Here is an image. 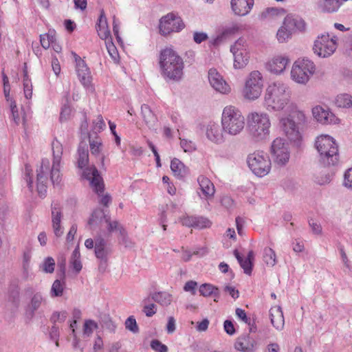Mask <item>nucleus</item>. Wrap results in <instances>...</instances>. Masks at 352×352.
<instances>
[{"mask_svg": "<svg viewBox=\"0 0 352 352\" xmlns=\"http://www.w3.org/2000/svg\"><path fill=\"white\" fill-rule=\"evenodd\" d=\"M52 148L53 155L52 166H50L48 159H43L40 168L37 170V191L41 197L46 195L49 175L53 185H58L61 181L60 167L63 152V145L58 140H54L52 143Z\"/></svg>", "mask_w": 352, "mask_h": 352, "instance_id": "obj_1", "label": "nucleus"}, {"mask_svg": "<svg viewBox=\"0 0 352 352\" xmlns=\"http://www.w3.org/2000/svg\"><path fill=\"white\" fill-rule=\"evenodd\" d=\"M160 66L162 76L169 80L178 81L183 76V59L171 48H166L161 51Z\"/></svg>", "mask_w": 352, "mask_h": 352, "instance_id": "obj_2", "label": "nucleus"}, {"mask_svg": "<svg viewBox=\"0 0 352 352\" xmlns=\"http://www.w3.org/2000/svg\"><path fill=\"white\" fill-rule=\"evenodd\" d=\"M289 91L287 86L280 82H276L266 89L264 105L268 111H280L289 100Z\"/></svg>", "mask_w": 352, "mask_h": 352, "instance_id": "obj_3", "label": "nucleus"}, {"mask_svg": "<svg viewBox=\"0 0 352 352\" xmlns=\"http://www.w3.org/2000/svg\"><path fill=\"white\" fill-rule=\"evenodd\" d=\"M270 127L271 121L267 113L254 111L248 116V129L254 141L266 140L270 135Z\"/></svg>", "mask_w": 352, "mask_h": 352, "instance_id": "obj_4", "label": "nucleus"}, {"mask_svg": "<svg viewBox=\"0 0 352 352\" xmlns=\"http://www.w3.org/2000/svg\"><path fill=\"white\" fill-rule=\"evenodd\" d=\"M221 125L225 134L235 136L245 127V118L241 112L232 105L224 107L221 116Z\"/></svg>", "mask_w": 352, "mask_h": 352, "instance_id": "obj_5", "label": "nucleus"}, {"mask_svg": "<svg viewBox=\"0 0 352 352\" xmlns=\"http://www.w3.org/2000/svg\"><path fill=\"white\" fill-rule=\"evenodd\" d=\"M315 146L322 164L325 166L337 164L339 160L338 147L332 137L327 135L318 137Z\"/></svg>", "mask_w": 352, "mask_h": 352, "instance_id": "obj_6", "label": "nucleus"}, {"mask_svg": "<svg viewBox=\"0 0 352 352\" xmlns=\"http://www.w3.org/2000/svg\"><path fill=\"white\" fill-rule=\"evenodd\" d=\"M305 122V113L298 109L293 110L287 117L280 120L283 131L288 139L293 142H297L300 139L299 128Z\"/></svg>", "mask_w": 352, "mask_h": 352, "instance_id": "obj_7", "label": "nucleus"}, {"mask_svg": "<svg viewBox=\"0 0 352 352\" xmlns=\"http://www.w3.org/2000/svg\"><path fill=\"white\" fill-rule=\"evenodd\" d=\"M315 70L314 62L307 58L298 59L293 65L291 76L296 82L305 85L314 74Z\"/></svg>", "mask_w": 352, "mask_h": 352, "instance_id": "obj_8", "label": "nucleus"}, {"mask_svg": "<svg viewBox=\"0 0 352 352\" xmlns=\"http://www.w3.org/2000/svg\"><path fill=\"white\" fill-rule=\"evenodd\" d=\"M247 163L252 173L258 177L266 175L271 168V161L267 155L263 152H254L250 154Z\"/></svg>", "mask_w": 352, "mask_h": 352, "instance_id": "obj_9", "label": "nucleus"}, {"mask_svg": "<svg viewBox=\"0 0 352 352\" xmlns=\"http://www.w3.org/2000/svg\"><path fill=\"white\" fill-rule=\"evenodd\" d=\"M263 78L258 71L252 72L248 77L243 89V96L246 99L254 100L262 92Z\"/></svg>", "mask_w": 352, "mask_h": 352, "instance_id": "obj_10", "label": "nucleus"}, {"mask_svg": "<svg viewBox=\"0 0 352 352\" xmlns=\"http://www.w3.org/2000/svg\"><path fill=\"white\" fill-rule=\"evenodd\" d=\"M337 41L336 36L330 37L329 34H322L315 41L313 50L320 57H329L336 51Z\"/></svg>", "mask_w": 352, "mask_h": 352, "instance_id": "obj_11", "label": "nucleus"}, {"mask_svg": "<svg viewBox=\"0 0 352 352\" xmlns=\"http://www.w3.org/2000/svg\"><path fill=\"white\" fill-rule=\"evenodd\" d=\"M245 43L243 38H239L231 46L230 51L234 56V67L235 69H242L248 63L250 57Z\"/></svg>", "mask_w": 352, "mask_h": 352, "instance_id": "obj_12", "label": "nucleus"}, {"mask_svg": "<svg viewBox=\"0 0 352 352\" xmlns=\"http://www.w3.org/2000/svg\"><path fill=\"white\" fill-rule=\"evenodd\" d=\"M184 28V23L180 17L173 13L163 16L160 21V32L163 35H167L173 32H179Z\"/></svg>", "mask_w": 352, "mask_h": 352, "instance_id": "obj_13", "label": "nucleus"}, {"mask_svg": "<svg viewBox=\"0 0 352 352\" xmlns=\"http://www.w3.org/2000/svg\"><path fill=\"white\" fill-rule=\"evenodd\" d=\"M271 152L274 162L278 165L284 166L288 162L289 153L283 139L277 138L272 142Z\"/></svg>", "mask_w": 352, "mask_h": 352, "instance_id": "obj_14", "label": "nucleus"}, {"mask_svg": "<svg viewBox=\"0 0 352 352\" xmlns=\"http://www.w3.org/2000/svg\"><path fill=\"white\" fill-rule=\"evenodd\" d=\"M82 175L85 179L90 182V185L98 195L104 192V186L102 179L94 166L85 168Z\"/></svg>", "mask_w": 352, "mask_h": 352, "instance_id": "obj_15", "label": "nucleus"}, {"mask_svg": "<svg viewBox=\"0 0 352 352\" xmlns=\"http://www.w3.org/2000/svg\"><path fill=\"white\" fill-rule=\"evenodd\" d=\"M208 80L210 85L214 90L222 94H228L231 92V87L223 79V76L215 69H210L208 72Z\"/></svg>", "mask_w": 352, "mask_h": 352, "instance_id": "obj_16", "label": "nucleus"}, {"mask_svg": "<svg viewBox=\"0 0 352 352\" xmlns=\"http://www.w3.org/2000/svg\"><path fill=\"white\" fill-rule=\"evenodd\" d=\"M51 210L53 232L54 235L59 238L63 234V228L60 224L63 213L60 204L57 202H52Z\"/></svg>", "mask_w": 352, "mask_h": 352, "instance_id": "obj_17", "label": "nucleus"}, {"mask_svg": "<svg viewBox=\"0 0 352 352\" xmlns=\"http://www.w3.org/2000/svg\"><path fill=\"white\" fill-rule=\"evenodd\" d=\"M234 346L236 350L241 352H254L256 349V342L249 334H242L236 338Z\"/></svg>", "mask_w": 352, "mask_h": 352, "instance_id": "obj_18", "label": "nucleus"}, {"mask_svg": "<svg viewBox=\"0 0 352 352\" xmlns=\"http://www.w3.org/2000/svg\"><path fill=\"white\" fill-rule=\"evenodd\" d=\"M312 113L316 120L322 124H336L338 121V118L332 112L320 106L314 107Z\"/></svg>", "mask_w": 352, "mask_h": 352, "instance_id": "obj_19", "label": "nucleus"}, {"mask_svg": "<svg viewBox=\"0 0 352 352\" xmlns=\"http://www.w3.org/2000/svg\"><path fill=\"white\" fill-rule=\"evenodd\" d=\"M224 131L222 126L215 122H210L206 128V137L215 144H221L225 141Z\"/></svg>", "mask_w": 352, "mask_h": 352, "instance_id": "obj_20", "label": "nucleus"}, {"mask_svg": "<svg viewBox=\"0 0 352 352\" xmlns=\"http://www.w3.org/2000/svg\"><path fill=\"white\" fill-rule=\"evenodd\" d=\"M254 0H231V9L234 14L243 16L248 14L252 9Z\"/></svg>", "mask_w": 352, "mask_h": 352, "instance_id": "obj_21", "label": "nucleus"}, {"mask_svg": "<svg viewBox=\"0 0 352 352\" xmlns=\"http://www.w3.org/2000/svg\"><path fill=\"white\" fill-rule=\"evenodd\" d=\"M95 256L100 261H108V257L111 254V250L107 245L106 241L101 236L95 239Z\"/></svg>", "mask_w": 352, "mask_h": 352, "instance_id": "obj_22", "label": "nucleus"}, {"mask_svg": "<svg viewBox=\"0 0 352 352\" xmlns=\"http://www.w3.org/2000/svg\"><path fill=\"white\" fill-rule=\"evenodd\" d=\"M141 113L143 120L148 127L151 129H155L157 125L158 120L148 104H144L141 106Z\"/></svg>", "mask_w": 352, "mask_h": 352, "instance_id": "obj_23", "label": "nucleus"}, {"mask_svg": "<svg viewBox=\"0 0 352 352\" xmlns=\"http://www.w3.org/2000/svg\"><path fill=\"white\" fill-rule=\"evenodd\" d=\"M96 30L101 39L107 41L109 38H112L110 30L108 28L107 20L103 10L101 11L98 23H96Z\"/></svg>", "mask_w": 352, "mask_h": 352, "instance_id": "obj_24", "label": "nucleus"}, {"mask_svg": "<svg viewBox=\"0 0 352 352\" xmlns=\"http://www.w3.org/2000/svg\"><path fill=\"white\" fill-rule=\"evenodd\" d=\"M197 182L199 188L206 199L211 198L215 192L213 183L206 177L201 175L198 177Z\"/></svg>", "mask_w": 352, "mask_h": 352, "instance_id": "obj_25", "label": "nucleus"}, {"mask_svg": "<svg viewBox=\"0 0 352 352\" xmlns=\"http://www.w3.org/2000/svg\"><path fill=\"white\" fill-rule=\"evenodd\" d=\"M288 63L289 59L285 56L275 57L269 62L268 69L274 74H280L285 69Z\"/></svg>", "mask_w": 352, "mask_h": 352, "instance_id": "obj_26", "label": "nucleus"}, {"mask_svg": "<svg viewBox=\"0 0 352 352\" xmlns=\"http://www.w3.org/2000/svg\"><path fill=\"white\" fill-rule=\"evenodd\" d=\"M271 323L277 329L281 330L284 326V317L280 307H275L270 310Z\"/></svg>", "mask_w": 352, "mask_h": 352, "instance_id": "obj_27", "label": "nucleus"}, {"mask_svg": "<svg viewBox=\"0 0 352 352\" xmlns=\"http://www.w3.org/2000/svg\"><path fill=\"white\" fill-rule=\"evenodd\" d=\"M348 0H320L318 8L324 12L331 13L336 12L341 5Z\"/></svg>", "mask_w": 352, "mask_h": 352, "instance_id": "obj_28", "label": "nucleus"}, {"mask_svg": "<svg viewBox=\"0 0 352 352\" xmlns=\"http://www.w3.org/2000/svg\"><path fill=\"white\" fill-rule=\"evenodd\" d=\"M76 72L81 83L85 86H89L91 82L90 72L85 61H80L76 67Z\"/></svg>", "mask_w": 352, "mask_h": 352, "instance_id": "obj_29", "label": "nucleus"}, {"mask_svg": "<svg viewBox=\"0 0 352 352\" xmlns=\"http://www.w3.org/2000/svg\"><path fill=\"white\" fill-rule=\"evenodd\" d=\"M78 167L82 168L89 162L88 146L85 142H80L78 148Z\"/></svg>", "mask_w": 352, "mask_h": 352, "instance_id": "obj_30", "label": "nucleus"}, {"mask_svg": "<svg viewBox=\"0 0 352 352\" xmlns=\"http://www.w3.org/2000/svg\"><path fill=\"white\" fill-rule=\"evenodd\" d=\"M199 291L200 294L204 297L214 296L215 302H217L220 297L219 288L210 283L201 285Z\"/></svg>", "mask_w": 352, "mask_h": 352, "instance_id": "obj_31", "label": "nucleus"}, {"mask_svg": "<svg viewBox=\"0 0 352 352\" xmlns=\"http://www.w3.org/2000/svg\"><path fill=\"white\" fill-rule=\"evenodd\" d=\"M109 216L105 214L102 209H96L92 212L88 221V224L91 226V229H94L95 226L101 223L102 221L106 222V219Z\"/></svg>", "mask_w": 352, "mask_h": 352, "instance_id": "obj_32", "label": "nucleus"}, {"mask_svg": "<svg viewBox=\"0 0 352 352\" xmlns=\"http://www.w3.org/2000/svg\"><path fill=\"white\" fill-rule=\"evenodd\" d=\"M45 302L46 299L43 297L42 293L40 292H35L32 296L28 305L32 314H34Z\"/></svg>", "mask_w": 352, "mask_h": 352, "instance_id": "obj_33", "label": "nucleus"}, {"mask_svg": "<svg viewBox=\"0 0 352 352\" xmlns=\"http://www.w3.org/2000/svg\"><path fill=\"white\" fill-rule=\"evenodd\" d=\"M70 267L73 268L76 274H78L82 267V265L80 261V253L79 248H76L71 256L69 261Z\"/></svg>", "mask_w": 352, "mask_h": 352, "instance_id": "obj_34", "label": "nucleus"}, {"mask_svg": "<svg viewBox=\"0 0 352 352\" xmlns=\"http://www.w3.org/2000/svg\"><path fill=\"white\" fill-rule=\"evenodd\" d=\"M170 169L175 176L182 178L186 174L184 164L178 159L174 158L170 163Z\"/></svg>", "mask_w": 352, "mask_h": 352, "instance_id": "obj_35", "label": "nucleus"}, {"mask_svg": "<svg viewBox=\"0 0 352 352\" xmlns=\"http://www.w3.org/2000/svg\"><path fill=\"white\" fill-rule=\"evenodd\" d=\"M9 298L15 305L20 302V287L19 280L12 281L9 287Z\"/></svg>", "mask_w": 352, "mask_h": 352, "instance_id": "obj_36", "label": "nucleus"}, {"mask_svg": "<svg viewBox=\"0 0 352 352\" xmlns=\"http://www.w3.org/2000/svg\"><path fill=\"white\" fill-rule=\"evenodd\" d=\"M152 299L162 306H168L172 301V296L165 292L154 293Z\"/></svg>", "mask_w": 352, "mask_h": 352, "instance_id": "obj_37", "label": "nucleus"}, {"mask_svg": "<svg viewBox=\"0 0 352 352\" xmlns=\"http://www.w3.org/2000/svg\"><path fill=\"white\" fill-rule=\"evenodd\" d=\"M285 25L289 26L294 30L295 28L298 30H303L305 28V23L301 19H294L291 16H287L285 19Z\"/></svg>", "mask_w": 352, "mask_h": 352, "instance_id": "obj_38", "label": "nucleus"}, {"mask_svg": "<svg viewBox=\"0 0 352 352\" xmlns=\"http://www.w3.org/2000/svg\"><path fill=\"white\" fill-rule=\"evenodd\" d=\"M336 104L339 107L349 108L352 107V96L347 94H340L336 97Z\"/></svg>", "mask_w": 352, "mask_h": 352, "instance_id": "obj_39", "label": "nucleus"}, {"mask_svg": "<svg viewBox=\"0 0 352 352\" xmlns=\"http://www.w3.org/2000/svg\"><path fill=\"white\" fill-rule=\"evenodd\" d=\"M264 262L271 267L276 263V256L275 252L270 248H266L263 252Z\"/></svg>", "mask_w": 352, "mask_h": 352, "instance_id": "obj_40", "label": "nucleus"}, {"mask_svg": "<svg viewBox=\"0 0 352 352\" xmlns=\"http://www.w3.org/2000/svg\"><path fill=\"white\" fill-rule=\"evenodd\" d=\"M292 32V29H290L289 26H286L284 21L283 25L279 28L276 34L278 41L280 43L285 42L290 37Z\"/></svg>", "mask_w": 352, "mask_h": 352, "instance_id": "obj_41", "label": "nucleus"}, {"mask_svg": "<svg viewBox=\"0 0 352 352\" xmlns=\"http://www.w3.org/2000/svg\"><path fill=\"white\" fill-rule=\"evenodd\" d=\"M106 223H107V230L109 233L115 231H119L120 234L124 236L126 233L125 230L117 221H111L110 217L106 219Z\"/></svg>", "mask_w": 352, "mask_h": 352, "instance_id": "obj_42", "label": "nucleus"}, {"mask_svg": "<svg viewBox=\"0 0 352 352\" xmlns=\"http://www.w3.org/2000/svg\"><path fill=\"white\" fill-rule=\"evenodd\" d=\"M45 273L52 274L54 271L55 268V261L51 256L45 258L40 267Z\"/></svg>", "mask_w": 352, "mask_h": 352, "instance_id": "obj_43", "label": "nucleus"}, {"mask_svg": "<svg viewBox=\"0 0 352 352\" xmlns=\"http://www.w3.org/2000/svg\"><path fill=\"white\" fill-rule=\"evenodd\" d=\"M100 324L102 328L109 330L110 332H114L116 330V326L108 314H104L101 316Z\"/></svg>", "mask_w": 352, "mask_h": 352, "instance_id": "obj_44", "label": "nucleus"}, {"mask_svg": "<svg viewBox=\"0 0 352 352\" xmlns=\"http://www.w3.org/2000/svg\"><path fill=\"white\" fill-rule=\"evenodd\" d=\"M98 328V324L93 320H86L83 325V333L87 336L91 335L94 329Z\"/></svg>", "mask_w": 352, "mask_h": 352, "instance_id": "obj_45", "label": "nucleus"}, {"mask_svg": "<svg viewBox=\"0 0 352 352\" xmlns=\"http://www.w3.org/2000/svg\"><path fill=\"white\" fill-rule=\"evenodd\" d=\"M64 286L59 280H56L52 284L51 288V296H61L63 293Z\"/></svg>", "mask_w": 352, "mask_h": 352, "instance_id": "obj_46", "label": "nucleus"}, {"mask_svg": "<svg viewBox=\"0 0 352 352\" xmlns=\"http://www.w3.org/2000/svg\"><path fill=\"white\" fill-rule=\"evenodd\" d=\"M212 225L211 221L204 217H195V228L204 229L210 228Z\"/></svg>", "mask_w": 352, "mask_h": 352, "instance_id": "obj_47", "label": "nucleus"}, {"mask_svg": "<svg viewBox=\"0 0 352 352\" xmlns=\"http://www.w3.org/2000/svg\"><path fill=\"white\" fill-rule=\"evenodd\" d=\"M147 301H149L148 299H145L143 307V312L146 314L147 317L153 316L157 311V306L154 303H147Z\"/></svg>", "mask_w": 352, "mask_h": 352, "instance_id": "obj_48", "label": "nucleus"}, {"mask_svg": "<svg viewBox=\"0 0 352 352\" xmlns=\"http://www.w3.org/2000/svg\"><path fill=\"white\" fill-rule=\"evenodd\" d=\"M89 139H90V137H89ZM89 142L91 154L96 156L98 155L102 146V142L100 140L97 138L94 140H89Z\"/></svg>", "mask_w": 352, "mask_h": 352, "instance_id": "obj_49", "label": "nucleus"}, {"mask_svg": "<svg viewBox=\"0 0 352 352\" xmlns=\"http://www.w3.org/2000/svg\"><path fill=\"white\" fill-rule=\"evenodd\" d=\"M125 327L126 329L133 332V333H137L139 332V328L136 322V320L134 316H129L125 321Z\"/></svg>", "mask_w": 352, "mask_h": 352, "instance_id": "obj_50", "label": "nucleus"}, {"mask_svg": "<svg viewBox=\"0 0 352 352\" xmlns=\"http://www.w3.org/2000/svg\"><path fill=\"white\" fill-rule=\"evenodd\" d=\"M72 113V109L71 107L68 104H65L61 108V111L60 114V122L68 120L71 118Z\"/></svg>", "mask_w": 352, "mask_h": 352, "instance_id": "obj_51", "label": "nucleus"}, {"mask_svg": "<svg viewBox=\"0 0 352 352\" xmlns=\"http://www.w3.org/2000/svg\"><path fill=\"white\" fill-rule=\"evenodd\" d=\"M105 44L110 56L114 60H116L118 57V53L115 45L112 42V38H109L105 41Z\"/></svg>", "mask_w": 352, "mask_h": 352, "instance_id": "obj_52", "label": "nucleus"}, {"mask_svg": "<svg viewBox=\"0 0 352 352\" xmlns=\"http://www.w3.org/2000/svg\"><path fill=\"white\" fill-rule=\"evenodd\" d=\"M67 317V312L66 311H63L60 312L54 311L51 318L50 321L55 324L56 322H64Z\"/></svg>", "mask_w": 352, "mask_h": 352, "instance_id": "obj_53", "label": "nucleus"}, {"mask_svg": "<svg viewBox=\"0 0 352 352\" xmlns=\"http://www.w3.org/2000/svg\"><path fill=\"white\" fill-rule=\"evenodd\" d=\"M10 111L12 113V116L14 122L16 124H19L20 123V116L18 112V108L16 107V102L14 100H11L10 103Z\"/></svg>", "mask_w": 352, "mask_h": 352, "instance_id": "obj_54", "label": "nucleus"}, {"mask_svg": "<svg viewBox=\"0 0 352 352\" xmlns=\"http://www.w3.org/2000/svg\"><path fill=\"white\" fill-rule=\"evenodd\" d=\"M151 347L156 352H168V347L158 340H152Z\"/></svg>", "mask_w": 352, "mask_h": 352, "instance_id": "obj_55", "label": "nucleus"}, {"mask_svg": "<svg viewBox=\"0 0 352 352\" xmlns=\"http://www.w3.org/2000/svg\"><path fill=\"white\" fill-rule=\"evenodd\" d=\"M180 145L184 152H192L195 149V144L192 141L186 139H181Z\"/></svg>", "mask_w": 352, "mask_h": 352, "instance_id": "obj_56", "label": "nucleus"}, {"mask_svg": "<svg viewBox=\"0 0 352 352\" xmlns=\"http://www.w3.org/2000/svg\"><path fill=\"white\" fill-rule=\"evenodd\" d=\"M239 264L246 274H250L252 270V261L250 258L242 259Z\"/></svg>", "mask_w": 352, "mask_h": 352, "instance_id": "obj_57", "label": "nucleus"}, {"mask_svg": "<svg viewBox=\"0 0 352 352\" xmlns=\"http://www.w3.org/2000/svg\"><path fill=\"white\" fill-rule=\"evenodd\" d=\"M343 184L346 188L352 190V167L345 172Z\"/></svg>", "mask_w": 352, "mask_h": 352, "instance_id": "obj_58", "label": "nucleus"}, {"mask_svg": "<svg viewBox=\"0 0 352 352\" xmlns=\"http://www.w3.org/2000/svg\"><path fill=\"white\" fill-rule=\"evenodd\" d=\"M236 316L241 319L243 322L245 323L250 325L251 323V318H248L247 316V314L245 311V310L241 309V308H236L235 310Z\"/></svg>", "mask_w": 352, "mask_h": 352, "instance_id": "obj_59", "label": "nucleus"}, {"mask_svg": "<svg viewBox=\"0 0 352 352\" xmlns=\"http://www.w3.org/2000/svg\"><path fill=\"white\" fill-rule=\"evenodd\" d=\"M208 38V34L204 32H195L193 33V41L197 44L206 41Z\"/></svg>", "mask_w": 352, "mask_h": 352, "instance_id": "obj_60", "label": "nucleus"}, {"mask_svg": "<svg viewBox=\"0 0 352 352\" xmlns=\"http://www.w3.org/2000/svg\"><path fill=\"white\" fill-rule=\"evenodd\" d=\"M223 329L226 333L229 336H232L236 333L233 322L230 320H226L224 321Z\"/></svg>", "mask_w": 352, "mask_h": 352, "instance_id": "obj_61", "label": "nucleus"}, {"mask_svg": "<svg viewBox=\"0 0 352 352\" xmlns=\"http://www.w3.org/2000/svg\"><path fill=\"white\" fill-rule=\"evenodd\" d=\"M197 286V283L194 280L187 281L184 287V290L185 292H190L192 295L196 294L195 288Z\"/></svg>", "mask_w": 352, "mask_h": 352, "instance_id": "obj_62", "label": "nucleus"}, {"mask_svg": "<svg viewBox=\"0 0 352 352\" xmlns=\"http://www.w3.org/2000/svg\"><path fill=\"white\" fill-rule=\"evenodd\" d=\"M105 127V123L102 116L99 115L96 122H94V129L98 132L101 131Z\"/></svg>", "mask_w": 352, "mask_h": 352, "instance_id": "obj_63", "label": "nucleus"}, {"mask_svg": "<svg viewBox=\"0 0 352 352\" xmlns=\"http://www.w3.org/2000/svg\"><path fill=\"white\" fill-rule=\"evenodd\" d=\"M103 341L100 336H98L94 342L93 349L94 352H103Z\"/></svg>", "mask_w": 352, "mask_h": 352, "instance_id": "obj_64", "label": "nucleus"}]
</instances>
